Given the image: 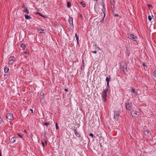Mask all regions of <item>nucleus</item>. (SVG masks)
Wrapping results in <instances>:
<instances>
[{
    "mask_svg": "<svg viewBox=\"0 0 156 156\" xmlns=\"http://www.w3.org/2000/svg\"><path fill=\"white\" fill-rule=\"evenodd\" d=\"M120 68L121 70L124 73H126L127 71V64L125 62H122L120 64Z\"/></svg>",
    "mask_w": 156,
    "mask_h": 156,
    "instance_id": "1",
    "label": "nucleus"
},
{
    "mask_svg": "<svg viewBox=\"0 0 156 156\" xmlns=\"http://www.w3.org/2000/svg\"><path fill=\"white\" fill-rule=\"evenodd\" d=\"M108 91V89H106L104 90L102 93L101 96L103 98L104 101L106 102L107 101V92Z\"/></svg>",
    "mask_w": 156,
    "mask_h": 156,
    "instance_id": "2",
    "label": "nucleus"
},
{
    "mask_svg": "<svg viewBox=\"0 0 156 156\" xmlns=\"http://www.w3.org/2000/svg\"><path fill=\"white\" fill-rule=\"evenodd\" d=\"M132 103L131 102L128 101L126 104V109L128 111H130L132 109Z\"/></svg>",
    "mask_w": 156,
    "mask_h": 156,
    "instance_id": "3",
    "label": "nucleus"
},
{
    "mask_svg": "<svg viewBox=\"0 0 156 156\" xmlns=\"http://www.w3.org/2000/svg\"><path fill=\"white\" fill-rule=\"evenodd\" d=\"M128 37L130 39H131L133 41H136L137 40V38L136 36L133 35L132 34L130 35L128 34Z\"/></svg>",
    "mask_w": 156,
    "mask_h": 156,
    "instance_id": "4",
    "label": "nucleus"
},
{
    "mask_svg": "<svg viewBox=\"0 0 156 156\" xmlns=\"http://www.w3.org/2000/svg\"><path fill=\"white\" fill-rule=\"evenodd\" d=\"M120 113V111H119L115 112L114 118L117 120L119 118Z\"/></svg>",
    "mask_w": 156,
    "mask_h": 156,
    "instance_id": "5",
    "label": "nucleus"
},
{
    "mask_svg": "<svg viewBox=\"0 0 156 156\" xmlns=\"http://www.w3.org/2000/svg\"><path fill=\"white\" fill-rule=\"evenodd\" d=\"M6 118L10 120H12L13 119V115L11 113H8L7 114Z\"/></svg>",
    "mask_w": 156,
    "mask_h": 156,
    "instance_id": "6",
    "label": "nucleus"
},
{
    "mask_svg": "<svg viewBox=\"0 0 156 156\" xmlns=\"http://www.w3.org/2000/svg\"><path fill=\"white\" fill-rule=\"evenodd\" d=\"M68 21L70 25L73 26V19L72 18H71L69 16V19Z\"/></svg>",
    "mask_w": 156,
    "mask_h": 156,
    "instance_id": "7",
    "label": "nucleus"
},
{
    "mask_svg": "<svg viewBox=\"0 0 156 156\" xmlns=\"http://www.w3.org/2000/svg\"><path fill=\"white\" fill-rule=\"evenodd\" d=\"M131 115L133 117H136L137 114L135 111H133L131 112Z\"/></svg>",
    "mask_w": 156,
    "mask_h": 156,
    "instance_id": "8",
    "label": "nucleus"
},
{
    "mask_svg": "<svg viewBox=\"0 0 156 156\" xmlns=\"http://www.w3.org/2000/svg\"><path fill=\"white\" fill-rule=\"evenodd\" d=\"M22 11L26 13L27 14H29V11L26 8H24L22 9Z\"/></svg>",
    "mask_w": 156,
    "mask_h": 156,
    "instance_id": "9",
    "label": "nucleus"
},
{
    "mask_svg": "<svg viewBox=\"0 0 156 156\" xmlns=\"http://www.w3.org/2000/svg\"><path fill=\"white\" fill-rule=\"evenodd\" d=\"M14 60V56H12L10 57L9 58V62H13Z\"/></svg>",
    "mask_w": 156,
    "mask_h": 156,
    "instance_id": "10",
    "label": "nucleus"
},
{
    "mask_svg": "<svg viewBox=\"0 0 156 156\" xmlns=\"http://www.w3.org/2000/svg\"><path fill=\"white\" fill-rule=\"evenodd\" d=\"M74 131L75 134L79 138L80 137V135L76 132V129H74Z\"/></svg>",
    "mask_w": 156,
    "mask_h": 156,
    "instance_id": "11",
    "label": "nucleus"
},
{
    "mask_svg": "<svg viewBox=\"0 0 156 156\" xmlns=\"http://www.w3.org/2000/svg\"><path fill=\"white\" fill-rule=\"evenodd\" d=\"M16 139L15 137H12L10 139V142L11 143H13L16 141Z\"/></svg>",
    "mask_w": 156,
    "mask_h": 156,
    "instance_id": "12",
    "label": "nucleus"
},
{
    "mask_svg": "<svg viewBox=\"0 0 156 156\" xmlns=\"http://www.w3.org/2000/svg\"><path fill=\"white\" fill-rule=\"evenodd\" d=\"M102 11L103 12V13L104 14V18H105V15H106V14H105V7H103V8H102Z\"/></svg>",
    "mask_w": 156,
    "mask_h": 156,
    "instance_id": "13",
    "label": "nucleus"
},
{
    "mask_svg": "<svg viewBox=\"0 0 156 156\" xmlns=\"http://www.w3.org/2000/svg\"><path fill=\"white\" fill-rule=\"evenodd\" d=\"M75 37H76V40L77 41V44H79V38H78V36L77 35V33L75 34Z\"/></svg>",
    "mask_w": 156,
    "mask_h": 156,
    "instance_id": "14",
    "label": "nucleus"
},
{
    "mask_svg": "<svg viewBox=\"0 0 156 156\" xmlns=\"http://www.w3.org/2000/svg\"><path fill=\"white\" fill-rule=\"evenodd\" d=\"M24 16L25 18L27 20H30L31 19V17L30 16L27 15L25 14Z\"/></svg>",
    "mask_w": 156,
    "mask_h": 156,
    "instance_id": "15",
    "label": "nucleus"
},
{
    "mask_svg": "<svg viewBox=\"0 0 156 156\" xmlns=\"http://www.w3.org/2000/svg\"><path fill=\"white\" fill-rule=\"evenodd\" d=\"M111 80V78L110 77V76H109V77H106V81L107 82V83H109V82Z\"/></svg>",
    "mask_w": 156,
    "mask_h": 156,
    "instance_id": "16",
    "label": "nucleus"
},
{
    "mask_svg": "<svg viewBox=\"0 0 156 156\" xmlns=\"http://www.w3.org/2000/svg\"><path fill=\"white\" fill-rule=\"evenodd\" d=\"M71 2H67V6L68 8H69L71 6Z\"/></svg>",
    "mask_w": 156,
    "mask_h": 156,
    "instance_id": "17",
    "label": "nucleus"
},
{
    "mask_svg": "<svg viewBox=\"0 0 156 156\" xmlns=\"http://www.w3.org/2000/svg\"><path fill=\"white\" fill-rule=\"evenodd\" d=\"M9 68L7 67H6L4 69V72L5 73H7L9 71Z\"/></svg>",
    "mask_w": 156,
    "mask_h": 156,
    "instance_id": "18",
    "label": "nucleus"
},
{
    "mask_svg": "<svg viewBox=\"0 0 156 156\" xmlns=\"http://www.w3.org/2000/svg\"><path fill=\"white\" fill-rule=\"evenodd\" d=\"M149 130H146L144 131V133L146 135L148 136L149 135Z\"/></svg>",
    "mask_w": 156,
    "mask_h": 156,
    "instance_id": "19",
    "label": "nucleus"
},
{
    "mask_svg": "<svg viewBox=\"0 0 156 156\" xmlns=\"http://www.w3.org/2000/svg\"><path fill=\"white\" fill-rule=\"evenodd\" d=\"M80 4L84 8L86 6V5L85 3H83L82 2H80Z\"/></svg>",
    "mask_w": 156,
    "mask_h": 156,
    "instance_id": "20",
    "label": "nucleus"
},
{
    "mask_svg": "<svg viewBox=\"0 0 156 156\" xmlns=\"http://www.w3.org/2000/svg\"><path fill=\"white\" fill-rule=\"evenodd\" d=\"M131 92L132 93H135L136 94H137L136 92L135 91V89L134 88H132L131 90Z\"/></svg>",
    "mask_w": 156,
    "mask_h": 156,
    "instance_id": "21",
    "label": "nucleus"
},
{
    "mask_svg": "<svg viewBox=\"0 0 156 156\" xmlns=\"http://www.w3.org/2000/svg\"><path fill=\"white\" fill-rule=\"evenodd\" d=\"M44 94V93L43 92H41L40 94V95L41 96V97L40 98L41 99H42L43 98V96Z\"/></svg>",
    "mask_w": 156,
    "mask_h": 156,
    "instance_id": "22",
    "label": "nucleus"
},
{
    "mask_svg": "<svg viewBox=\"0 0 156 156\" xmlns=\"http://www.w3.org/2000/svg\"><path fill=\"white\" fill-rule=\"evenodd\" d=\"M17 134L20 138H22L23 136V134L21 133H18Z\"/></svg>",
    "mask_w": 156,
    "mask_h": 156,
    "instance_id": "23",
    "label": "nucleus"
},
{
    "mask_svg": "<svg viewBox=\"0 0 156 156\" xmlns=\"http://www.w3.org/2000/svg\"><path fill=\"white\" fill-rule=\"evenodd\" d=\"M152 16L153 17V16L152 15ZM148 19L150 21H151L152 20V17L151 16H148Z\"/></svg>",
    "mask_w": 156,
    "mask_h": 156,
    "instance_id": "24",
    "label": "nucleus"
},
{
    "mask_svg": "<svg viewBox=\"0 0 156 156\" xmlns=\"http://www.w3.org/2000/svg\"><path fill=\"white\" fill-rule=\"evenodd\" d=\"M101 5L103 6V7H105V5L103 0H102V1Z\"/></svg>",
    "mask_w": 156,
    "mask_h": 156,
    "instance_id": "25",
    "label": "nucleus"
},
{
    "mask_svg": "<svg viewBox=\"0 0 156 156\" xmlns=\"http://www.w3.org/2000/svg\"><path fill=\"white\" fill-rule=\"evenodd\" d=\"M153 75L154 77H156V70H155L153 73Z\"/></svg>",
    "mask_w": 156,
    "mask_h": 156,
    "instance_id": "26",
    "label": "nucleus"
},
{
    "mask_svg": "<svg viewBox=\"0 0 156 156\" xmlns=\"http://www.w3.org/2000/svg\"><path fill=\"white\" fill-rule=\"evenodd\" d=\"M39 32L41 33H44V30H42V29H41L39 30Z\"/></svg>",
    "mask_w": 156,
    "mask_h": 156,
    "instance_id": "27",
    "label": "nucleus"
},
{
    "mask_svg": "<svg viewBox=\"0 0 156 156\" xmlns=\"http://www.w3.org/2000/svg\"><path fill=\"white\" fill-rule=\"evenodd\" d=\"M50 124L49 122H45L44 124V125H45L46 126L47 125H49Z\"/></svg>",
    "mask_w": 156,
    "mask_h": 156,
    "instance_id": "28",
    "label": "nucleus"
},
{
    "mask_svg": "<svg viewBox=\"0 0 156 156\" xmlns=\"http://www.w3.org/2000/svg\"><path fill=\"white\" fill-rule=\"evenodd\" d=\"M25 47V45L24 44H22L21 45L20 47L21 48H23Z\"/></svg>",
    "mask_w": 156,
    "mask_h": 156,
    "instance_id": "29",
    "label": "nucleus"
},
{
    "mask_svg": "<svg viewBox=\"0 0 156 156\" xmlns=\"http://www.w3.org/2000/svg\"><path fill=\"white\" fill-rule=\"evenodd\" d=\"M55 126H56V129H58L59 127H58V123H56L55 124Z\"/></svg>",
    "mask_w": 156,
    "mask_h": 156,
    "instance_id": "30",
    "label": "nucleus"
},
{
    "mask_svg": "<svg viewBox=\"0 0 156 156\" xmlns=\"http://www.w3.org/2000/svg\"><path fill=\"white\" fill-rule=\"evenodd\" d=\"M110 88V87L109 86V83H107V88L108 90V89Z\"/></svg>",
    "mask_w": 156,
    "mask_h": 156,
    "instance_id": "31",
    "label": "nucleus"
},
{
    "mask_svg": "<svg viewBox=\"0 0 156 156\" xmlns=\"http://www.w3.org/2000/svg\"><path fill=\"white\" fill-rule=\"evenodd\" d=\"M89 135L90 136L92 137V138H93L94 136V135L93 133H90L89 134Z\"/></svg>",
    "mask_w": 156,
    "mask_h": 156,
    "instance_id": "32",
    "label": "nucleus"
},
{
    "mask_svg": "<svg viewBox=\"0 0 156 156\" xmlns=\"http://www.w3.org/2000/svg\"><path fill=\"white\" fill-rule=\"evenodd\" d=\"M41 143L42 145L43 146V147H44L45 146V144H44V142L43 141H42L41 142Z\"/></svg>",
    "mask_w": 156,
    "mask_h": 156,
    "instance_id": "33",
    "label": "nucleus"
},
{
    "mask_svg": "<svg viewBox=\"0 0 156 156\" xmlns=\"http://www.w3.org/2000/svg\"><path fill=\"white\" fill-rule=\"evenodd\" d=\"M79 17H80L81 19H83V16L81 14H80L79 15Z\"/></svg>",
    "mask_w": 156,
    "mask_h": 156,
    "instance_id": "34",
    "label": "nucleus"
},
{
    "mask_svg": "<svg viewBox=\"0 0 156 156\" xmlns=\"http://www.w3.org/2000/svg\"><path fill=\"white\" fill-rule=\"evenodd\" d=\"M2 122V118L0 117V124H1Z\"/></svg>",
    "mask_w": 156,
    "mask_h": 156,
    "instance_id": "35",
    "label": "nucleus"
},
{
    "mask_svg": "<svg viewBox=\"0 0 156 156\" xmlns=\"http://www.w3.org/2000/svg\"><path fill=\"white\" fill-rule=\"evenodd\" d=\"M104 18H104V17L102 19V20L101 21V22L102 23H103L104 22Z\"/></svg>",
    "mask_w": 156,
    "mask_h": 156,
    "instance_id": "36",
    "label": "nucleus"
},
{
    "mask_svg": "<svg viewBox=\"0 0 156 156\" xmlns=\"http://www.w3.org/2000/svg\"><path fill=\"white\" fill-rule=\"evenodd\" d=\"M92 52L93 53L95 54V53H96L97 52V51L95 50V51H92Z\"/></svg>",
    "mask_w": 156,
    "mask_h": 156,
    "instance_id": "37",
    "label": "nucleus"
},
{
    "mask_svg": "<svg viewBox=\"0 0 156 156\" xmlns=\"http://www.w3.org/2000/svg\"><path fill=\"white\" fill-rule=\"evenodd\" d=\"M84 68V66L83 65V66H82L81 67V70H82L83 69V68Z\"/></svg>",
    "mask_w": 156,
    "mask_h": 156,
    "instance_id": "38",
    "label": "nucleus"
},
{
    "mask_svg": "<svg viewBox=\"0 0 156 156\" xmlns=\"http://www.w3.org/2000/svg\"><path fill=\"white\" fill-rule=\"evenodd\" d=\"M64 90H65V91H66V92L68 91V90L67 89H65Z\"/></svg>",
    "mask_w": 156,
    "mask_h": 156,
    "instance_id": "39",
    "label": "nucleus"
},
{
    "mask_svg": "<svg viewBox=\"0 0 156 156\" xmlns=\"http://www.w3.org/2000/svg\"><path fill=\"white\" fill-rule=\"evenodd\" d=\"M30 110L31 112L32 113H33V110L32 109H30Z\"/></svg>",
    "mask_w": 156,
    "mask_h": 156,
    "instance_id": "40",
    "label": "nucleus"
},
{
    "mask_svg": "<svg viewBox=\"0 0 156 156\" xmlns=\"http://www.w3.org/2000/svg\"><path fill=\"white\" fill-rule=\"evenodd\" d=\"M45 144L47 145V141L46 140H45Z\"/></svg>",
    "mask_w": 156,
    "mask_h": 156,
    "instance_id": "41",
    "label": "nucleus"
},
{
    "mask_svg": "<svg viewBox=\"0 0 156 156\" xmlns=\"http://www.w3.org/2000/svg\"><path fill=\"white\" fill-rule=\"evenodd\" d=\"M143 66H146V64H145V63H143Z\"/></svg>",
    "mask_w": 156,
    "mask_h": 156,
    "instance_id": "42",
    "label": "nucleus"
},
{
    "mask_svg": "<svg viewBox=\"0 0 156 156\" xmlns=\"http://www.w3.org/2000/svg\"><path fill=\"white\" fill-rule=\"evenodd\" d=\"M38 14H39V15H40L41 16H42V17H43V16H42V15H41L40 13H38Z\"/></svg>",
    "mask_w": 156,
    "mask_h": 156,
    "instance_id": "43",
    "label": "nucleus"
},
{
    "mask_svg": "<svg viewBox=\"0 0 156 156\" xmlns=\"http://www.w3.org/2000/svg\"><path fill=\"white\" fill-rule=\"evenodd\" d=\"M0 156H2L1 151H0Z\"/></svg>",
    "mask_w": 156,
    "mask_h": 156,
    "instance_id": "44",
    "label": "nucleus"
},
{
    "mask_svg": "<svg viewBox=\"0 0 156 156\" xmlns=\"http://www.w3.org/2000/svg\"><path fill=\"white\" fill-rule=\"evenodd\" d=\"M119 16V15L118 14H115V16Z\"/></svg>",
    "mask_w": 156,
    "mask_h": 156,
    "instance_id": "45",
    "label": "nucleus"
},
{
    "mask_svg": "<svg viewBox=\"0 0 156 156\" xmlns=\"http://www.w3.org/2000/svg\"><path fill=\"white\" fill-rule=\"evenodd\" d=\"M24 53H25V54H27V51H25V52H24Z\"/></svg>",
    "mask_w": 156,
    "mask_h": 156,
    "instance_id": "46",
    "label": "nucleus"
},
{
    "mask_svg": "<svg viewBox=\"0 0 156 156\" xmlns=\"http://www.w3.org/2000/svg\"><path fill=\"white\" fill-rule=\"evenodd\" d=\"M94 1H96V2H97L98 0H94Z\"/></svg>",
    "mask_w": 156,
    "mask_h": 156,
    "instance_id": "47",
    "label": "nucleus"
},
{
    "mask_svg": "<svg viewBox=\"0 0 156 156\" xmlns=\"http://www.w3.org/2000/svg\"><path fill=\"white\" fill-rule=\"evenodd\" d=\"M97 48H99V49H100V48L99 47H97Z\"/></svg>",
    "mask_w": 156,
    "mask_h": 156,
    "instance_id": "48",
    "label": "nucleus"
},
{
    "mask_svg": "<svg viewBox=\"0 0 156 156\" xmlns=\"http://www.w3.org/2000/svg\"><path fill=\"white\" fill-rule=\"evenodd\" d=\"M24 132H26V131L25 130H24Z\"/></svg>",
    "mask_w": 156,
    "mask_h": 156,
    "instance_id": "49",
    "label": "nucleus"
},
{
    "mask_svg": "<svg viewBox=\"0 0 156 156\" xmlns=\"http://www.w3.org/2000/svg\"><path fill=\"white\" fill-rule=\"evenodd\" d=\"M95 45L96 46V44H95Z\"/></svg>",
    "mask_w": 156,
    "mask_h": 156,
    "instance_id": "50",
    "label": "nucleus"
},
{
    "mask_svg": "<svg viewBox=\"0 0 156 156\" xmlns=\"http://www.w3.org/2000/svg\"><path fill=\"white\" fill-rule=\"evenodd\" d=\"M109 92H110V90H109Z\"/></svg>",
    "mask_w": 156,
    "mask_h": 156,
    "instance_id": "51",
    "label": "nucleus"
},
{
    "mask_svg": "<svg viewBox=\"0 0 156 156\" xmlns=\"http://www.w3.org/2000/svg\"><path fill=\"white\" fill-rule=\"evenodd\" d=\"M156 96V94H155Z\"/></svg>",
    "mask_w": 156,
    "mask_h": 156,
    "instance_id": "52",
    "label": "nucleus"
}]
</instances>
